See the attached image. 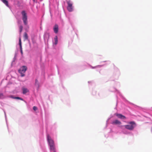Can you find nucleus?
<instances>
[{
  "label": "nucleus",
  "instance_id": "nucleus-1",
  "mask_svg": "<svg viewBox=\"0 0 152 152\" xmlns=\"http://www.w3.org/2000/svg\"><path fill=\"white\" fill-rule=\"evenodd\" d=\"M47 140L49 143L51 151L53 152H56L54 141L50 137L48 134L47 135Z\"/></svg>",
  "mask_w": 152,
  "mask_h": 152
},
{
  "label": "nucleus",
  "instance_id": "nucleus-2",
  "mask_svg": "<svg viewBox=\"0 0 152 152\" xmlns=\"http://www.w3.org/2000/svg\"><path fill=\"white\" fill-rule=\"evenodd\" d=\"M124 126L125 128L130 130H132L136 126V124L134 121H131L129 122V124L121 126V127Z\"/></svg>",
  "mask_w": 152,
  "mask_h": 152
},
{
  "label": "nucleus",
  "instance_id": "nucleus-3",
  "mask_svg": "<svg viewBox=\"0 0 152 152\" xmlns=\"http://www.w3.org/2000/svg\"><path fill=\"white\" fill-rule=\"evenodd\" d=\"M21 13L22 16V20H23V23L25 25H26L27 24V13L24 10L22 11L21 12Z\"/></svg>",
  "mask_w": 152,
  "mask_h": 152
},
{
  "label": "nucleus",
  "instance_id": "nucleus-4",
  "mask_svg": "<svg viewBox=\"0 0 152 152\" xmlns=\"http://www.w3.org/2000/svg\"><path fill=\"white\" fill-rule=\"evenodd\" d=\"M27 70V67L26 66H21L18 70L19 73L21 74V76L23 77L25 76L24 73Z\"/></svg>",
  "mask_w": 152,
  "mask_h": 152
},
{
  "label": "nucleus",
  "instance_id": "nucleus-5",
  "mask_svg": "<svg viewBox=\"0 0 152 152\" xmlns=\"http://www.w3.org/2000/svg\"><path fill=\"white\" fill-rule=\"evenodd\" d=\"M66 2L67 4V9L68 11L71 12L73 10V7H72V3L70 0L66 1Z\"/></svg>",
  "mask_w": 152,
  "mask_h": 152
},
{
  "label": "nucleus",
  "instance_id": "nucleus-6",
  "mask_svg": "<svg viewBox=\"0 0 152 152\" xmlns=\"http://www.w3.org/2000/svg\"><path fill=\"white\" fill-rule=\"evenodd\" d=\"M53 29L54 33L57 34L58 32V26L57 24H55L54 26Z\"/></svg>",
  "mask_w": 152,
  "mask_h": 152
},
{
  "label": "nucleus",
  "instance_id": "nucleus-7",
  "mask_svg": "<svg viewBox=\"0 0 152 152\" xmlns=\"http://www.w3.org/2000/svg\"><path fill=\"white\" fill-rule=\"evenodd\" d=\"M116 115L118 117L122 119H125L126 118V117L121 114H117Z\"/></svg>",
  "mask_w": 152,
  "mask_h": 152
},
{
  "label": "nucleus",
  "instance_id": "nucleus-8",
  "mask_svg": "<svg viewBox=\"0 0 152 152\" xmlns=\"http://www.w3.org/2000/svg\"><path fill=\"white\" fill-rule=\"evenodd\" d=\"M7 7L10 8V6L8 4V2L7 0H0Z\"/></svg>",
  "mask_w": 152,
  "mask_h": 152
},
{
  "label": "nucleus",
  "instance_id": "nucleus-9",
  "mask_svg": "<svg viewBox=\"0 0 152 152\" xmlns=\"http://www.w3.org/2000/svg\"><path fill=\"white\" fill-rule=\"evenodd\" d=\"M113 124H121V122L118 120H115L112 123Z\"/></svg>",
  "mask_w": 152,
  "mask_h": 152
},
{
  "label": "nucleus",
  "instance_id": "nucleus-10",
  "mask_svg": "<svg viewBox=\"0 0 152 152\" xmlns=\"http://www.w3.org/2000/svg\"><path fill=\"white\" fill-rule=\"evenodd\" d=\"M14 3L15 4L17 5L18 7H19L20 5V3L19 0H15Z\"/></svg>",
  "mask_w": 152,
  "mask_h": 152
},
{
  "label": "nucleus",
  "instance_id": "nucleus-11",
  "mask_svg": "<svg viewBox=\"0 0 152 152\" xmlns=\"http://www.w3.org/2000/svg\"><path fill=\"white\" fill-rule=\"evenodd\" d=\"M22 90L23 94H26L28 92V90L26 88H23Z\"/></svg>",
  "mask_w": 152,
  "mask_h": 152
},
{
  "label": "nucleus",
  "instance_id": "nucleus-12",
  "mask_svg": "<svg viewBox=\"0 0 152 152\" xmlns=\"http://www.w3.org/2000/svg\"><path fill=\"white\" fill-rule=\"evenodd\" d=\"M54 44L56 45L58 43V37L57 36H56L54 38Z\"/></svg>",
  "mask_w": 152,
  "mask_h": 152
},
{
  "label": "nucleus",
  "instance_id": "nucleus-13",
  "mask_svg": "<svg viewBox=\"0 0 152 152\" xmlns=\"http://www.w3.org/2000/svg\"><path fill=\"white\" fill-rule=\"evenodd\" d=\"M11 98H13V99H20V100H23V99H22L21 98L19 97H14L13 96H11Z\"/></svg>",
  "mask_w": 152,
  "mask_h": 152
},
{
  "label": "nucleus",
  "instance_id": "nucleus-14",
  "mask_svg": "<svg viewBox=\"0 0 152 152\" xmlns=\"http://www.w3.org/2000/svg\"><path fill=\"white\" fill-rule=\"evenodd\" d=\"M23 28V26L22 25H20L19 26V31L20 33L22 31Z\"/></svg>",
  "mask_w": 152,
  "mask_h": 152
},
{
  "label": "nucleus",
  "instance_id": "nucleus-15",
  "mask_svg": "<svg viewBox=\"0 0 152 152\" xmlns=\"http://www.w3.org/2000/svg\"><path fill=\"white\" fill-rule=\"evenodd\" d=\"M35 85L38 87H39V83L38 80L37 79L35 80Z\"/></svg>",
  "mask_w": 152,
  "mask_h": 152
},
{
  "label": "nucleus",
  "instance_id": "nucleus-16",
  "mask_svg": "<svg viewBox=\"0 0 152 152\" xmlns=\"http://www.w3.org/2000/svg\"><path fill=\"white\" fill-rule=\"evenodd\" d=\"M49 36V34L47 33H45L44 35V37L45 39V38H47Z\"/></svg>",
  "mask_w": 152,
  "mask_h": 152
},
{
  "label": "nucleus",
  "instance_id": "nucleus-17",
  "mask_svg": "<svg viewBox=\"0 0 152 152\" xmlns=\"http://www.w3.org/2000/svg\"><path fill=\"white\" fill-rule=\"evenodd\" d=\"M19 45L20 46V48H22V45H21V41L20 38L19 39Z\"/></svg>",
  "mask_w": 152,
  "mask_h": 152
},
{
  "label": "nucleus",
  "instance_id": "nucleus-18",
  "mask_svg": "<svg viewBox=\"0 0 152 152\" xmlns=\"http://www.w3.org/2000/svg\"><path fill=\"white\" fill-rule=\"evenodd\" d=\"M24 37L26 39H27L28 38V36L26 33H25L24 34Z\"/></svg>",
  "mask_w": 152,
  "mask_h": 152
},
{
  "label": "nucleus",
  "instance_id": "nucleus-19",
  "mask_svg": "<svg viewBox=\"0 0 152 152\" xmlns=\"http://www.w3.org/2000/svg\"><path fill=\"white\" fill-rule=\"evenodd\" d=\"M4 95L2 93H0V99L3 98Z\"/></svg>",
  "mask_w": 152,
  "mask_h": 152
},
{
  "label": "nucleus",
  "instance_id": "nucleus-20",
  "mask_svg": "<svg viewBox=\"0 0 152 152\" xmlns=\"http://www.w3.org/2000/svg\"><path fill=\"white\" fill-rule=\"evenodd\" d=\"M33 109L34 110L36 111L37 110V108L36 107L34 106L33 107Z\"/></svg>",
  "mask_w": 152,
  "mask_h": 152
},
{
  "label": "nucleus",
  "instance_id": "nucleus-21",
  "mask_svg": "<svg viewBox=\"0 0 152 152\" xmlns=\"http://www.w3.org/2000/svg\"><path fill=\"white\" fill-rule=\"evenodd\" d=\"M20 50L21 53V54L22 55L23 54V50H22V48H20Z\"/></svg>",
  "mask_w": 152,
  "mask_h": 152
},
{
  "label": "nucleus",
  "instance_id": "nucleus-22",
  "mask_svg": "<svg viewBox=\"0 0 152 152\" xmlns=\"http://www.w3.org/2000/svg\"><path fill=\"white\" fill-rule=\"evenodd\" d=\"M33 1L34 3H37V1L36 0H33Z\"/></svg>",
  "mask_w": 152,
  "mask_h": 152
},
{
  "label": "nucleus",
  "instance_id": "nucleus-23",
  "mask_svg": "<svg viewBox=\"0 0 152 152\" xmlns=\"http://www.w3.org/2000/svg\"><path fill=\"white\" fill-rule=\"evenodd\" d=\"M20 21L19 20H18V24H20Z\"/></svg>",
  "mask_w": 152,
  "mask_h": 152
},
{
  "label": "nucleus",
  "instance_id": "nucleus-24",
  "mask_svg": "<svg viewBox=\"0 0 152 152\" xmlns=\"http://www.w3.org/2000/svg\"><path fill=\"white\" fill-rule=\"evenodd\" d=\"M151 132H152V128H151Z\"/></svg>",
  "mask_w": 152,
  "mask_h": 152
}]
</instances>
